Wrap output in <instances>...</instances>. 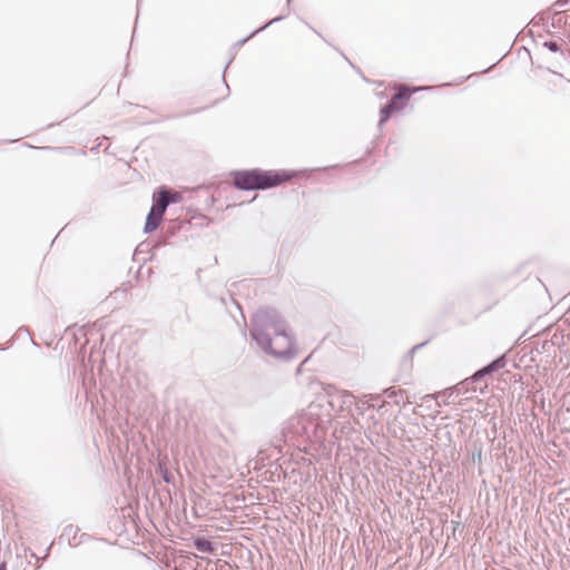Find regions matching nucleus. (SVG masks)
Wrapping results in <instances>:
<instances>
[{"label": "nucleus", "mask_w": 570, "mask_h": 570, "mask_svg": "<svg viewBox=\"0 0 570 570\" xmlns=\"http://www.w3.org/2000/svg\"><path fill=\"white\" fill-rule=\"evenodd\" d=\"M287 327V322L278 311L272 307H264L253 315L249 335L256 344L269 346L271 337L281 331H286Z\"/></svg>", "instance_id": "nucleus-3"}, {"label": "nucleus", "mask_w": 570, "mask_h": 570, "mask_svg": "<svg viewBox=\"0 0 570 570\" xmlns=\"http://www.w3.org/2000/svg\"><path fill=\"white\" fill-rule=\"evenodd\" d=\"M0 570H7V563L4 561L0 563Z\"/></svg>", "instance_id": "nucleus-23"}, {"label": "nucleus", "mask_w": 570, "mask_h": 570, "mask_svg": "<svg viewBox=\"0 0 570 570\" xmlns=\"http://www.w3.org/2000/svg\"><path fill=\"white\" fill-rule=\"evenodd\" d=\"M284 441L298 449L309 443H318L324 439L325 432L322 421L313 406L287 419L282 426Z\"/></svg>", "instance_id": "nucleus-1"}, {"label": "nucleus", "mask_w": 570, "mask_h": 570, "mask_svg": "<svg viewBox=\"0 0 570 570\" xmlns=\"http://www.w3.org/2000/svg\"><path fill=\"white\" fill-rule=\"evenodd\" d=\"M38 149H42V150H52L53 147H50V146H42V147H37Z\"/></svg>", "instance_id": "nucleus-22"}, {"label": "nucleus", "mask_w": 570, "mask_h": 570, "mask_svg": "<svg viewBox=\"0 0 570 570\" xmlns=\"http://www.w3.org/2000/svg\"><path fill=\"white\" fill-rule=\"evenodd\" d=\"M154 195L166 208H168L170 205L179 203L183 198L180 193L171 190L166 186L159 187L154 191Z\"/></svg>", "instance_id": "nucleus-9"}, {"label": "nucleus", "mask_w": 570, "mask_h": 570, "mask_svg": "<svg viewBox=\"0 0 570 570\" xmlns=\"http://www.w3.org/2000/svg\"><path fill=\"white\" fill-rule=\"evenodd\" d=\"M167 235H168V236H173V235H175V228H170V227H168V229H167Z\"/></svg>", "instance_id": "nucleus-21"}, {"label": "nucleus", "mask_w": 570, "mask_h": 570, "mask_svg": "<svg viewBox=\"0 0 570 570\" xmlns=\"http://www.w3.org/2000/svg\"><path fill=\"white\" fill-rule=\"evenodd\" d=\"M229 63H230V61L225 66V69H224V71H223V77L225 76V71H226V69H228Z\"/></svg>", "instance_id": "nucleus-25"}, {"label": "nucleus", "mask_w": 570, "mask_h": 570, "mask_svg": "<svg viewBox=\"0 0 570 570\" xmlns=\"http://www.w3.org/2000/svg\"><path fill=\"white\" fill-rule=\"evenodd\" d=\"M328 405L335 413L351 412L355 405V396L348 391L333 389L328 393Z\"/></svg>", "instance_id": "nucleus-5"}, {"label": "nucleus", "mask_w": 570, "mask_h": 570, "mask_svg": "<svg viewBox=\"0 0 570 570\" xmlns=\"http://www.w3.org/2000/svg\"><path fill=\"white\" fill-rule=\"evenodd\" d=\"M193 546L199 552L209 553V554L214 553L213 542L207 540L204 537H196V538H194Z\"/></svg>", "instance_id": "nucleus-11"}, {"label": "nucleus", "mask_w": 570, "mask_h": 570, "mask_svg": "<svg viewBox=\"0 0 570 570\" xmlns=\"http://www.w3.org/2000/svg\"><path fill=\"white\" fill-rule=\"evenodd\" d=\"M313 31L317 33V36H320L323 40H325L321 32L316 31L315 29H313Z\"/></svg>", "instance_id": "nucleus-24"}, {"label": "nucleus", "mask_w": 570, "mask_h": 570, "mask_svg": "<svg viewBox=\"0 0 570 570\" xmlns=\"http://www.w3.org/2000/svg\"><path fill=\"white\" fill-rule=\"evenodd\" d=\"M384 394L389 400L394 402L395 404H401L403 402V395L405 394L404 390H396L394 387H389L384 390Z\"/></svg>", "instance_id": "nucleus-12"}, {"label": "nucleus", "mask_w": 570, "mask_h": 570, "mask_svg": "<svg viewBox=\"0 0 570 570\" xmlns=\"http://www.w3.org/2000/svg\"><path fill=\"white\" fill-rule=\"evenodd\" d=\"M494 65H492L491 67H489L488 69H484L483 72H488Z\"/></svg>", "instance_id": "nucleus-26"}, {"label": "nucleus", "mask_w": 570, "mask_h": 570, "mask_svg": "<svg viewBox=\"0 0 570 570\" xmlns=\"http://www.w3.org/2000/svg\"><path fill=\"white\" fill-rule=\"evenodd\" d=\"M158 472L160 473L161 479L165 483H174V475L171 474V472L167 470V468L164 464H158Z\"/></svg>", "instance_id": "nucleus-14"}, {"label": "nucleus", "mask_w": 570, "mask_h": 570, "mask_svg": "<svg viewBox=\"0 0 570 570\" xmlns=\"http://www.w3.org/2000/svg\"><path fill=\"white\" fill-rule=\"evenodd\" d=\"M413 92L414 90L410 89L409 86L401 85L395 94L391 97V99L386 102L389 105V109H392L395 112L403 110Z\"/></svg>", "instance_id": "nucleus-8"}, {"label": "nucleus", "mask_w": 570, "mask_h": 570, "mask_svg": "<svg viewBox=\"0 0 570 570\" xmlns=\"http://www.w3.org/2000/svg\"><path fill=\"white\" fill-rule=\"evenodd\" d=\"M205 108H199V109H194V110H188V111H185L183 114H179L177 116H173L171 118H175V117H185V116H189V115H194V114H197L202 110H204Z\"/></svg>", "instance_id": "nucleus-17"}, {"label": "nucleus", "mask_w": 570, "mask_h": 570, "mask_svg": "<svg viewBox=\"0 0 570 570\" xmlns=\"http://www.w3.org/2000/svg\"><path fill=\"white\" fill-rule=\"evenodd\" d=\"M296 173L288 170H263L261 168L234 170L233 185L239 190H266L289 181Z\"/></svg>", "instance_id": "nucleus-2"}, {"label": "nucleus", "mask_w": 570, "mask_h": 570, "mask_svg": "<svg viewBox=\"0 0 570 570\" xmlns=\"http://www.w3.org/2000/svg\"><path fill=\"white\" fill-rule=\"evenodd\" d=\"M395 111L392 109H389V105L385 104L381 110H380V120H379V127H382L394 114Z\"/></svg>", "instance_id": "nucleus-13"}, {"label": "nucleus", "mask_w": 570, "mask_h": 570, "mask_svg": "<svg viewBox=\"0 0 570 570\" xmlns=\"http://www.w3.org/2000/svg\"><path fill=\"white\" fill-rule=\"evenodd\" d=\"M543 47L547 48L551 52H560L563 56V51L561 50L560 45L556 40H548L543 42Z\"/></svg>", "instance_id": "nucleus-15"}, {"label": "nucleus", "mask_w": 570, "mask_h": 570, "mask_svg": "<svg viewBox=\"0 0 570 570\" xmlns=\"http://www.w3.org/2000/svg\"><path fill=\"white\" fill-rule=\"evenodd\" d=\"M284 19V16H278L272 20H269L268 22H266L264 26L259 27L258 29L254 30L253 32H250L247 37L238 40L236 43H235V47L236 48H239L242 47L243 45H245L250 38L255 37L257 33L264 31L266 28H268L269 26L276 23V22H279Z\"/></svg>", "instance_id": "nucleus-10"}, {"label": "nucleus", "mask_w": 570, "mask_h": 570, "mask_svg": "<svg viewBox=\"0 0 570 570\" xmlns=\"http://www.w3.org/2000/svg\"><path fill=\"white\" fill-rule=\"evenodd\" d=\"M70 535H72V540H75L77 537V529H75L71 524L67 525L63 529V532H62L60 539H63L65 537H67L68 543L71 544L72 542H71Z\"/></svg>", "instance_id": "nucleus-16"}, {"label": "nucleus", "mask_w": 570, "mask_h": 570, "mask_svg": "<svg viewBox=\"0 0 570 570\" xmlns=\"http://www.w3.org/2000/svg\"><path fill=\"white\" fill-rule=\"evenodd\" d=\"M291 0H287V2H289Z\"/></svg>", "instance_id": "nucleus-27"}, {"label": "nucleus", "mask_w": 570, "mask_h": 570, "mask_svg": "<svg viewBox=\"0 0 570 570\" xmlns=\"http://www.w3.org/2000/svg\"><path fill=\"white\" fill-rule=\"evenodd\" d=\"M166 209L167 208L161 204V202H159L153 194V205L149 209V213L147 214L144 226L145 233H153L159 227L160 223L163 222Z\"/></svg>", "instance_id": "nucleus-6"}, {"label": "nucleus", "mask_w": 570, "mask_h": 570, "mask_svg": "<svg viewBox=\"0 0 570 570\" xmlns=\"http://www.w3.org/2000/svg\"><path fill=\"white\" fill-rule=\"evenodd\" d=\"M569 2H570V0H557L556 6L563 7V6L568 4Z\"/></svg>", "instance_id": "nucleus-19"}, {"label": "nucleus", "mask_w": 570, "mask_h": 570, "mask_svg": "<svg viewBox=\"0 0 570 570\" xmlns=\"http://www.w3.org/2000/svg\"><path fill=\"white\" fill-rule=\"evenodd\" d=\"M472 461L474 463H479V464L481 463V461H482V451L481 450H479L478 452L472 454Z\"/></svg>", "instance_id": "nucleus-18"}, {"label": "nucleus", "mask_w": 570, "mask_h": 570, "mask_svg": "<svg viewBox=\"0 0 570 570\" xmlns=\"http://www.w3.org/2000/svg\"><path fill=\"white\" fill-rule=\"evenodd\" d=\"M257 345L266 354L285 361L292 360L296 354L295 344L288 328L274 334V336L271 337L269 346H265L264 344Z\"/></svg>", "instance_id": "nucleus-4"}, {"label": "nucleus", "mask_w": 570, "mask_h": 570, "mask_svg": "<svg viewBox=\"0 0 570 570\" xmlns=\"http://www.w3.org/2000/svg\"><path fill=\"white\" fill-rule=\"evenodd\" d=\"M507 364V358L504 355H501L490 362L488 365L481 367L476 372H474L469 379H466L463 384L469 386L470 384L476 383L482 381L485 376L493 374L494 372H498L499 370L503 368Z\"/></svg>", "instance_id": "nucleus-7"}, {"label": "nucleus", "mask_w": 570, "mask_h": 570, "mask_svg": "<svg viewBox=\"0 0 570 570\" xmlns=\"http://www.w3.org/2000/svg\"><path fill=\"white\" fill-rule=\"evenodd\" d=\"M425 344H426V342L414 345V346L412 347L411 352H415L416 350L421 348V347H422L423 345H425Z\"/></svg>", "instance_id": "nucleus-20"}]
</instances>
